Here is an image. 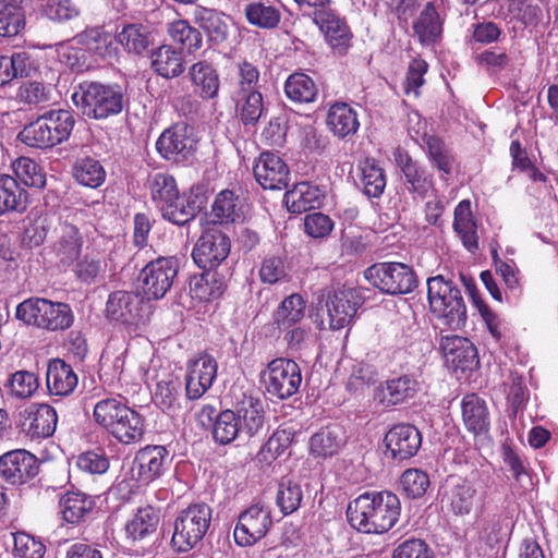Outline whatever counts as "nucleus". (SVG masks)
<instances>
[{"label":"nucleus","mask_w":558,"mask_h":558,"mask_svg":"<svg viewBox=\"0 0 558 558\" xmlns=\"http://www.w3.org/2000/svg\"><path fill=\"white\" fill-rule=\"evenodd\" d=\"M150 63L153 70L166 78L178 77L185 69L182 52L170 45H162L153 50Z\"/></svg>","instance_id":"obj_35"},{"label":"nucleus","mask_w":558,"mask_h":558,"mask_svg":"<svg viewBox=\"0 0 558 558\" xmlns=\"http://www.w3.org/2000/svg\"><path fill=\"white\" fill-rule=\"evenodd\" d=\"M385 442L393 459L405 460L417 453L422 435L411 424H398L386 434Z\"/></svg>","instance_id":"obj_22"},{"label":"nucleus","mask_w":558,"mask_h":558,"mask_svg":"<svg viewBox=\"0 0 558 558\" xmlns=\"http://www.w3.org/2000/svg\"><path fill=\"white\" fill-rule=\"evenodd\" d=\"M211 522V508L206 504H193L183 509L174 521L172 545L179 551H189L206 535Z\"/></svg>","instance_id":"obj_7"},{"label":"nucleus","mask_w":558,"mask_h":558,"mask_svg":"<svg viewBox=\"0 0 558 558\" xmlns=\"http://www.w3.org/2000/svg\"><path fill=\"white\" fill-rule=\"evenodd\" d=\"M24 27V14L14 0H0V38L15 37Z\"/></svg>","instance_id":"obj_48"},{"label":"nucleus","mask_w":558,"mask_h":558,"mask_svg":"<svg viewBox=\"0 0 558 558\" xmlns=\"http://www.w3.org/2000/svg\"><path fill=\"white\" fill-rule=\"evenodd\" d=\"M266 391L278 399L284 400L295 395L302 383L299 364L290 359H275L262 373Z\"/></svg>","instance_id":"obj_9"},{"label":"nucleus","mask_w":558,"mask_h":558,"mask_svg":"<svg viewBox=\"0 0 558 558\" xmlns=\"http://www.w3.org/2000/svg\"><path fill=\"white\" fill-rule=\"evenodd\" d=\"M192 130L185 123H177L166 129L156 142L160 156L172 162L187 160L195 151Z\"/></svg>","instance_id":"obj_13"},{"label":"nucleus","mask_w":558,"mask_h":558,"mask_svg":"<svg viewBox=\"0 0 558 558\" xmlns=\"http://www.w3.org/2000/svg\"><path fill=\"white\" fill-rule=\"evenodd\" d=\"M142 299L140 295L128 291L112 292L106 304V316L108 319L133 326L140 320Z\"/></svg>","instance_id":"obj_23"},{"label":"nucleus","mask_w":558,"mask_h":558,"mask_svg":"<svg viewBox=\"0 0 558 558\" xmlns=\"http://www.w3.org/2000/svg\"><path fill=\"white\" fill-rule=\"evenodd\" d=\"M218 364L207 354L201 353L187 364L185 375V392L190 400L199 399L211 386L217 377Z\"/></svg>","instance_id":"obj_16"},{"label":"nucleus","mask_w":558,"mask_h":558,"mask_svg":"<svg viewBox=\"0 0 558 558\" xmlns=\"http://www.w3.org/2000/svg\"><path fill=\"white\" fill-rule=\"evenodd\" d=\"M39 381L33 372L17 371L9 381L10 393L19 399L31 398L38 389Z\"/></svg>","instance_id":"obj_62"},{"label":"nucleus","mask_w":558,"mask_h":558,"mask_svg":"<svg viewBox=\"0 0 558 558\" xmlns=\"http://www.w3.org/2000/svg\"><path fill=\"white\" fill-rule=\"evenodd\" d=\"M62 518L70 524L85 522L95 509V501L92 496L80 492L69 490L59 500Z\"/></svg>","instance_id":"obj_26"},{"label":"nucleus","mask_w":558,"mask_h":558,"mask_svg":"<svg viewBox=\"0 0 558 558\" xmlns=\"http://www.w3.org/2000/svg\"><path fill=\"white\" fill-rule=\"evenodd\" d=\"M37 458L27 450L16 449L0 457V477L12 485H22L38 473Z\"/></svg>","instance_id":"obj_18"},{"label":"nucleus","mask_w":558,"mask_h":558,"mask_svg":"<svg viewBox=\"0 0 558 558\" xmlns=\"http://www.w3.org/2000/svg\"><path fill=\"white\" fill-rule=\"evenodd\" d=\"M418 390V381L412 375L389 379L378 390V400L387 405H397L413 398Z\"/></svg>","instance_id":"obj_30"},{"label":"nucleus","mask_w":558,"mask_h":558,"mask_svg":"<svg viewBox=\"0 0 558 558\" xmlns=\"http://www.w3.org/2000/svg\"><path fill=\"white\" fill-rule=\"evenodd\" d=\"M179 380H162L157 384L155 403L163 411L174 414L180 410Z\"/></svg>","instance_id":"obj_58"},{"label":"nucleus","mask_w":558,"mask_h":558,"mask_svg":"<svg viewBox=\"0 0 558 558\" xmlns=\"http://www.w3.org/2000/svg\"><path fill=\"white\" fill-rule=\"evenodd\" d=\"M427 299L432 313L449 328L457 330L464 327L466 306L461 290L442 275L427 280Z\"/></svg>","instance_id":"obj_4"},{"label":"nucleus","mask_w":558,"mask_h":558,"mask_svg":"<svg viewBox=\"0 0 558 558\" xmlns=\"http://www.w3.org/2000/svg\"><path fill=\"white\" fill-rule=\"evenodd\" d=\"M241 120L245 124H255L264 112V101L260 92L234 94Z\"/></svg>","instance_id":"obj_55"},{"label":"nucleus","mask_w":558,"mask_h":558,"mask_svg":"<svg viewBox=\"0 0 558 558\" xmlns=\"http://www.w3.org/2000/svg\"><path fill=\"white\" fill-rule=\"evenodd\" d=\"M179 260L175 257H158L141 271L144 293L148 299H161L173 286L178 276Z\"/></svg>","instance_id":"obj_11"},{"label":"nucleus","mask_w":558,"mask_h":558,"mask_svg":"<svg viewBox=\"0 0 558 558\" xmlns=\"http://www.w3.org/2000/svg\"><path fill=\"white\" fill-rule=\"evenodd\" d=\"M159 518V511L150 506L138 509L125 526L128 538L132 542L144 539L156 531Z\"/></svg>","instance_id":"obj_39"},{"label":"nucleus","mask_w":558,"mask_h":558,"mask_svg":"<svg viewBox=\"0 0 558 558\" xmlns=\"http://www.w3.org/2000/svg\"><path fill=\"white\" fill-rule=\"evenodd\" d=\"M46 383L51 396L68 397L75 390L78 377L71 365L56 359L48 364Z\"/></svg>","instance_id":"obj_25"},{"label":"nucleus","mask_w":558,"mask_h":558,"mask_svg":"<svg viewBox=\"0 0 558 558\" xmlns=\"http://www.w3.org/2000/svg\"><path fill=\"white\" fill-rule=\"evenodd\" d=\"M236 421L240 423V428L243 435L247 437L254 436L263 426V404L260 400L251 396H244L239 401L234 410H232Z\"/></svg>","instance_id":"obj_32"},{"label":"nucleus","mask_w":558,"mask_h":558,"mask_svg":"<svg viewBox=\"0 0 558 558\" xmlns=\"http://www.w3.org/2000/svg\"><path fill=\"white\" fill-rule=\"evenodd\" d=\"M395 157L397 166L404 175L408 190L424 197L434 186L430 174L420 167L407 153L398 150Z\"/></svg>","instance_id":"obj_27"},{"label":"nucleus","mask_w":558,"mask_h":558,"mask_svg":"<svg viewBox=\"0 0 558 558\" xmlns=\"http://www.w3.org/2000/svg\"><path fill=\"white\" fill-rule=\"evenodd\" d=\"M303 499V490L301 485L289 477H283L276 495V504L280 508L283 515H288L296 511Z\"/></svg>","instance_id":"obj_51"},{"label":"nucleus","mask_w":558,"mask_h":558,"mask_svg":"<svg viewBox=\"0 0 558 558\" xmlns=\"http://www.w3.org/2000/svg\"><path fill=\"white\" fill-rule=\"evenodd\" d=\"M13 553L21 558H43L45 554L44 544L25 532L13 534Z\"/></svg>","instance_id":"obj_64"},{"label":"nucleus","mask_w":558,"mask_h":558,"mask_svg":"<svg viewBox=\"0 0 558 558\" xmlns=\"http://www.w3.org/2000/svg\"><path fill=\"white\" fill-rule=\"evenodd\" d=\"M82 39L89 51L102 59H111L117 54V48L113 45L116 36L113 37L102 28L87 29L82 35Z\"/></svg>","instance_id":"obj_52"},{"label":"nucleus","mask_w":558,"mask_h":558,"mask_svg":"<svg viewBox=\"0 0 558 558\" xmlns=\"http://www.w3.org/2000/svg\"><path fill=\"white\" fill-rule=\"evenodd\" d=\"M287 97L299 104H308L315 100L317 87L315 82L304 73L291 74L284 84Z\"/></svg>","instance_id":"obj_45"},{"label":"nucleus","mask_w":558,"mask_h":558,"mask_svg":"<svg viewBox=\"0 0 558 558\" xmlns=\"http://www.w3.org/2000/svg\"><path fill=\"white\" fill-rule=\"evenodd\" d=\"M428 156L433 165L441 172L442 175L451 173L454 159L446 145L435 136H429L426 141Z\"/></svg>","instance_id":"obj_61"},{"label":"nucleus","mask_w":558,"mask_h":558,"mask_svg":"<svg viewBox=\"0 0 558 558\" xmlns=\"http://www.w3.org/2000/svg\"><path fill=\"white\" fill-rule=\"evenodd\" d=\"M26 207V191L16 180L4 174L0 178V215L9 210L22 211Z\"/></svg>","instance_id":"obj_44"},{"label":"nucleus","mask_w":558,"mask_h":558,"mask_svg":"<svg viewBox=\"0 0 558 558\" xmlns=\"http://www.w3.org/2000/svg\"><path fill=\"white\" fill-rule=\"evenodd\" d=\"M116 41L120 44L129 53L141 54L149 44V34L145 26L141 24H126L116 35Z\"/></svg>","instance_id":"obj_47"},{"label":"nucleus","mask_w":558,"mask_h":558,"mask_svg":"<svg viewBox=\"0 0 558 558\" xmlns=\"http://www.w3.org/2000/svg\"><path fill=\"white\" fill-rule=\"evenodd\" d=\"M320 191L307 182H300L284 194V203L289 211L301 214L318 204Z\"/></svg>","instance_id":"obj_41"},{"label":"nucleus","mask_w":558,"mask_h":558,"mask_svg":"<svg viewBox=\"0 0 558 558\" xmlns=\"http://www.w3.org/2000/svg\"><path fill=\"white\" fill-rule=\"evenodd\" d=\"M211 213L216 222H235L242 216L239 197L231 190L219 192L211 206Z\"/></svg>","instance_id":"obj_46"},{"label":"nucleus","mask_w":558,"mask_h":558,"mask_svg":"<svg viewBox=\"0 0 558 558\" xmlns=\"http://www.w3.org/2000/svg\"><path fill=\"white\" fill-rule=\"evenodd\" d=\"M201 202L197 197L194 198L180 197L178 193L177 199L165 203L158 209L161 211L162 217L174 225H185L192 220L195 215L201 210Z\"/></svg>","instance_id":"obj_40"},{"label":"nucleus","mask_w":558,"mask_h":558,"mask_svg":"<svg viewBox=\"0 0 558 558\" xmlns=\"http://www.w3.org/2000/svg\"><path fill=\"white\" fill-rule=\"evenodd\" d=\"M344 444L343 433L339 426L320 429L311 437V453L316 458H329L338 453Z\"/></svg>","instance_id":"obj_37"},{"label":"nucleus","mask_w":558,"mask_h":558,"mask_svg":"<svg viewBox=\"0 0 558 558\" xmlns=\"http://www.w3.org/2000/svg\"><path fill=\"white\" fill-rule=\"evenodd\" d=\"M148 187L156 207L177 199L178 185L175 179L166 172H157L149 177Z\"/></svg>","instance_id":"obj_50"},{"label":"nucleus","mask_w":558,"mask_h":558,"mask_svg":"<svg viewBox=\"0 0 558 558\" xmlns=\"http://www.w3.org/2000/svg\"><path fill=\"white\" fill-rule=\"evenodd\" d=\"M401 504L388 490L366 492L352 500L347 509L350 525L366 534H383L398 522Z\"/></svg>","instance_id":"obj_1"},{"label":"nucleus","mask_w":558,"mask_h":558,"mask_svg":"<svg viewBox=\"0 0 558 558\" xmlns=\"http://www.w3.org/2000/svg\"><path fill=\"white\" fill-rule=\"evenodd\" d=\"M83 244L78 228L71 223H62L57 231L52 252L61 264L73 265L82 253Z\"/></svg>","instance_id":"obj_24"},{"label":"nucleus","mask_w":558,"mask_h":558,"mask_svg":"<svg viewBox=\"0 0 558 558\" xmlns=\"http://www.w3.org/2000/svg\"><path fill=\"white\" fill-rule=\"evenodd\" d=\"M453 229L469 252L473 253L478 248L477 225L469 199L461 201L454 208Z\"/></svg>","instance_id":"obj_33"},{"label":"nucleus","mask_w":558,"mask_h":558,"mask_svg":"<svg viewBox=\"0 0 558 558\" xmlns=\"http://www.w3.org/2000/svg\"><path fill=\"white\" fill-rule=\"evenodd\" d=\"M74 125L75 118L71 111L49 110L26 124L19 133V138L29 147L52 148L70 138Z\"/></svg>","instance_id":"obj_3"},{"label":"nucleus","mask_w":558,"mask_h":558,"mask_svg":"<svg viewBox=\"0 0 558 558\" xmlns=\"http://www.w3.org/2000/svg\"><path fill=\"white\" fill-rule=\"evenodd\" d=\"M168 33L173 41L180 44L189 52H193L202 46L201 33L184 20H177L169 24Z\"/></svg>","instance_id":"obj_56"},{"label":"nucleus","mask_w":558,"mask_h":558,"mask_svg":"<svg viewBox=\"0 0 558 558\" xmlns=\"http://www.w3.org/2000/svg\"><path fill=\"white\" fill-rule=\"evenodd\" d=\"M189 77L194 92L203 99L217 97L220 81L217 71L206 61H198L189 69Z\"/></svg>","instance_id":"obj_31"},{"label":"nucleus","mask_w":558,"mask_h":558,"mask_svg":"<svg viewBox=\"0 0 558 558\" xmlns=\"http://www.w3.org/2000/svg\"><path fill=\"white\" fill-rule=\"evenodd\" d=\"M326 123L330 132L341 140L353 136L360 128L356 110L347 102L330 106Z\"/></svg>","instance_id":"obj_28"},{"label":"nucleus","mask_w":558,"mask_h":558,"mask_svg":"<svg viewBox=\"0 0 558 558\" xmlns=\"http://www.w3.org/2000/svg\"><path fill=\"white\" fill-rule=\"evenodd\" d=\"M75 107L89 119H106L123 109L124 96L119 86L82 83L72 94Z\"/></svg>","instance_id":"obj_5"},{"label":"nucleus","mask_w":558,"mask_h":558,"mask_svg":"<svg viewBox=\"0 0 558 558\" xmlns=\"http://www.w3.org/2000/svg\"><path fill=\"white\" fill-rule=\"evenodd\" d=\"M194 22L215 44L225 41L229 33V16L225 13L205 7H196L193 12Z\"/></svg>","instance_id":"obj_29"},{"label":"nucleus","mask_w":558,"mask_h":558,"mask_svg":"<svg viewBox=\"0 0 558 558\" xmlns=\"http://www.w3.org/2000/svg\"><path fill=\"white\" fill-rule=\"evenodd\" d=\"M476 489L470 482H451L442 497L446 506L457 515L469 514L475 504Z\"/></svg>","instance_id":"obj_34"},{"label":"nucleus","mask_w":558,"mask_h":558,"mask_svg":"<svg viewBox=\"0 0 558 558\" xmlns=\"http://www.w3.org/2000/svg\"><path fill=\"white\" fill-rule=\"evenodd\" d=\"M15 316L27 325L51 331L68 329L74 320L73 312L68 304L41 298H29L20 303Z\"/></svg>","instance_id":"obj_6"},{"label":"nucleus","mask_w":558,"mask_h":558,"mask_svg":"<svg viewBox=\"0 0 558 558\" xmlns=\"http://www.w3.org/2000/svg\"><path fill=\"white\" fill-rule=\"evenodd\" d=\"M243 435L240 423L232 410H225L216 417L213 428L214 439L221 444H231L236 437Z\"/></svg>","instance_id":"obj_54"},{"label":"nucleus","mask_w":558,"mask_h":558,"mask_svg":"<svg viewBox=\"0 0 558 558\" xmlns=\"http://www.w3.org/2000/svg\"><path fill=\"white\" fill-rule=\"evenodd\" d=\"M58 424V414L48 403H31L20 412L21 430L31 439L52 436Z\"/></svg>","instance_id":"obj_14"},{"label":"nucleus","mask_w":558,"mask_h":558,"mask_svg":"<svg viewBox=\"0 0 558 558\" xmlns=\"http://www.w3.org/2000/svg\"><path fill=\"white\" fill-rule=\"evenodd\" d=\"M306 302L299 293L284 298L272 313L274 324L278 329L298 325L305 316Z\"/></svg>","instance_id":"obj_38"},{"label":"nucleus","mask_w":558,"mask_h":558,"mask_svg":"<svg viewBox=\"0 0 558 558\" xmlns=\"http://www.w3.org/2000/svg\"><path fill=\"white\" fill-rule=\"evenodd\" d=\"M171 463L169 451L163 446H146L140 449L133 461V476L148 484L159 478Z\"/></svg>","instance_id":"obj_17"},{"label":"nucleus","mask_w":558,"mask_h":558,"mask_svg":"<svg viewBox=\"0 0 558 558\" xmlns=\"http://www.w3.org/2000/svg\"><path fill=\"white\" fill-rule=\"evenodd\" d=\"M313 22L324 34L326 41L339 54L347 52L351 45L352 34L345 21L331 11H316Z\"/></svg>","instance_id":"obj_21"},{"label":"nucleus","mask_w":558,"mask_h":558,"mask_svg":"<svg viewBox=\"0 0 558 558\" xmlns=\"http://www.w3.org/2000/svg\"><path fill=\"white\" fill-rule=\"evenodd\" d=\"M462 417L466 428L474 434L488 430L489 414L486 403L476 395H468L461 401Z\"/></svg>","instance_id":"obj_36"},{"label":"nucleus","mask_w":558,"mask_h":558,"mask_svg":"<svg viewBox=\"0 0 558 558\" xmlns=\"http://www.w3.org/2000/svg\"><path fill=\"white\" fill-rule=\"evenodd\" d=\"M365 279L386 294L412 292L417 280L413 269L403 263H377L364 271Z\"/></svg>","instance_id":"obj_8"},{"label":"nucleus","mask_w":558,"mask_h":558,"mask_svg":"<svg viewBox=\"0 0 558 558\" xmlns=\"http://www.w3.org/2000/svg\"><path fill=\"white\" fill-rule=\"evenodd\" d=\"M440 349L446 363L454 371H473L480 364L477 350L468 338L444 336L440 341Z\"/></svg>","instance_id":"obj_20"},{"label":"nucleus","mask_w":558,"mask_h":558,"mask_svg":"<svg viewBox=\"0 0 558 558\" xmlns=\"http://www.w3.org/2000/svg\"><path fill=\"white\" fill-rule=\"evenodd\" d=\"M247 21L262 28L276 27L280 21V12L265 2H252L245 7Z\"/></svg>","instance_id":"obj_57"},{"label":"nucleus","mask_w":558,"mask_h":558,"mask_svg":"<svg viewBox=\"0 0 558 558\" xmlns=\"http://www.w3.org/2000/svg\"><path fill=\"white\" fill-rule=\"evenodd\" d=\"M259 279L263 283L275 284L288 277V268L283 257L278 255L266 256L259 266Z\"/></svg>","instance_id":"obj_60"},{"label":"nucleus","mask_w":558,"mask_h":558,"mask_svg":"<svg viewBox=\"0 0 558 558\" xmlns=\"http://www.w3.org/2000/svg\"><path fill=\"white\" fill-rule=\"evenodd\" d=\"M362 303L361 294L353 288L328 291L325 306L329 327L333 330L348 327Z\"/></svg>","instance_id":"obj_12"},{"label":"nucleus","mask_w":558,"mask_h":558,"mask_svg":"<svg viewBox=\"0 0 558 558\" xmlns=\"http://www.w3.org/2000/svg\"><path fill=\"white\" fill-rule=\"evenodd\" d=\"M105 269L106 263L98 253H87L82 259L76 262L73 271L77 280L90 284L96 281L97 277Z\"/></svg>","instance_id":"obj_59"},{"label":"nucleus","mask_w":558,"mask_h":558,"mask_svg":"<svg viewBox=\"0 0 558 558\" xmlns=\"http://www.w3.org/2000/svg\"><path fill=\"white\" fill-rule=\"evenodd\" d=\"M11 168L16 182L20 181L26 186L41 189L46 185V175L41 167L28 157H19L12 161Z\"/></svg>","instance_id":"obj_49"},{"label":"nucleus","mask_w":558,"mask_h":558,"mask_svg":"<svg viewBox=\"0 0 558 558\" xmlns=\"http://www.w3.org/2000/svg\"><path fill=\"white\" fill-rule=\"evenodd\" d=\"M400 484L409 497L420 498L427 492L430 483L426 472L409 469L401 475Z\"/></svg>","instance_id":"obj_63"},{"label":"nucleus","mask_w":558,"mask_h":558,"mask_svg":"<svg viewBox=\"0 0 558 558\" xmlns=\"http://www.w3.org/2000/svg\"><path fill=\"white\" fill-rule=\"evenodd\" d=\"M73 175L80 184L97 187L105 181L106 172L98 160L86 157L75 162Z\"/></svg>","instance_id":"obj_53"},{"label":"nucleus","mask_w":558,"mask_h":558,"mask_svg":"<svg viewBox=\"0 0 558 558\" xmlns=\"http://www.w3.org/2000/svg\"><path fill=\"white\" fill-rule=\"evenodd\" d=\"M414 32L423 44H433L440 37L442 23L433 2H428L420 13Z\"/></svg>","instance_id":"obj_43"},{"label":"nucleus","mask_w":558,"mask_h":558,"mask_svg":"<svg viewBox=\"0 0 558 558\" xmlns=\"http://www.w3.org/2000/svg\"><path fill=\"white\" fill-rule=\"evenodd\" d=\"M272 525L269 507L254 504L240 513L233 531L234 542L248 547L264 538Z\"/></svg>","instance_id":"obj_10"},{"label":"nucleus","mask_w":558,"mask_h":558,"mask_svg":"<svg viewBox=\"0 0 558 558\" xmlns=\"http://www.w3.org/2000/svg\"><path fill=\"white\" fill-rule=\"evenodd\" d=\"M361 177L360 183L362 185L363 193L367 197H379L386 187V175L384 170L374 160L366 158L359 166Z\"/></svg>","instance_id":"obj_42"},{"label":"nucleus","mask_w":558,"mask_h":558,"mask_svg":"<svg viewBox=\"0 0 558 558\" xmlns=\"http://www.w3.org/2000/svg\"><path fill=\"white\" fill-rule=\"evenodd\" d=\"M256 181L265 190H281L288 186L290 170L277 154L264 151L253 167Z\"/></svg>","instance_id":"obj_19"},{"label":"nucleus","mask_w":558,"mask_h":558,"mask_svg":"<svg viewBox=\"0 0 558 558\" xmlns=\"http://www.w3.org/2000/svg\"><path fill=\"white\" fill-rule=\"evenodd\" d=\"M230 248V240L225 233L220 230H209L196 242L192 257L199 268L211 270L228 257Z\"/></svg>","instance_id":"obj_15"},{"label":"nucleus","mask_w":558,"mask_h":558,"mask_svg":"<svg viewBox=\"0 0 558 558\" xmlns=\"http://www.w3.org/2000/svg\"><path fill=\"white\" fill-rule=\"evenodd\" d=\"M93 417L99 426L124 445L141 441L145 433L143 415L117 398L99 400L94 405Z\"/></svg>","instance_id":"obj_2"}]
</instances>
